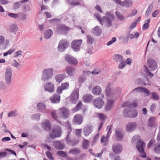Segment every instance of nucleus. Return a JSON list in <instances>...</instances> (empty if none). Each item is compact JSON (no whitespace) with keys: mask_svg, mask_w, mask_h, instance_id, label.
Listing matches in <instances>:
<instances>
[{"mask_svg":"<svg viewBox=\"0 0 160 160\" xmlns=\"http://www.w3.org/2000/svg\"><path fill=\"white\" fill-rule=\"evenodd\" d=\"M105 15L108 17L109 20H110L111 19H114V16L110 12H106Z\"/></svg>","mask_w":160,"mask_h":160,"instance_id":"6e6d98bb","label":"nucleus"},{"mask_svg":"<svg viewBox=\"0 0 160 160\" xmlns=\"http://www.w3.org/2000/svg\"><path fill=\"white\" fill-rule=\"evenodd\" d=\"M82 42L81 39L73 40L72 43V48L73 50L75 52L78 51Z\"/></svg>","mask_w":160,"mask_h":160,"instance_id":"f8f14e48","label":"nucleus"},{"mask_svg":"<svg viewBox=\"0 0 160 160\" xmlns=\"http://www.w3.org/2000/svg\"><path fill=\"white\" fill-rule=\"evenodd\" d=\"M137 105L134 104L132 103L131 102H125L123 103L122 105V107H127L128 108H131L133 107H136Z\"/></svg>","mask_w":160,"mask_h":160,"instance_id":"473e14b6","label":"nucleus"},{"mask_svg":"<svg viewBox=\"0 0 160 160\" xmlns=\"http://www.w3.org/2000/svg\"><path fill=\"white\" fill-rule=\"evenodd\" d=\"M93 127L92 126L88 125L85 127L83 129V133L84 135L87 137L92 131Z\"/></svg>","mask_w":160,"mask_h":160,"instance_id":"aec40b11","label":"nucleus"},{"mask_svg":"<svg viewBox=\"0 0 160 160\" xmlns=\"http://www.w3.org/2000/svg\"><path fill=\"white\" fill-rule=\"evenodd\" d=\"M54 146L55 148L59 150H62L64 147V144L62 143H61L59 141L54 142Z\"/></svg>","mask_w":160,"mask_h":160,"instance_id":"a878e982","label":"nucleus"},{"mask_svg":"<svg viewBox=\"0 0 160 160\" xmlns=\"http://www.w3.org/2000/svg\"><path fill=\"white\" fill-rule=\"evenodd\" d=\"M70 29V28L63 24H58L56 31L60 33H66Z\"/></svg>","mask_w":160,"mask_h":160,"instance_id":"9d476101","label":"nucleus"},{"mask_svg":"<svg viewBox=\"0 0 160 160\" xmlns=\"http://www.w3.org/2000/svg\"><path fill=\"white\" fill-rule=\"evenodd\" d=\"M57 154L63 158H65L67 157V155L66 153L62 151H58L57 152Z\"/></svg>","mask_w":160,"mask_h":160,"instance_id":"3c124183","label":"nucleus"},{"mask_svg":"<svg viewBox=\"0 0 160 160\" xmlns=\"http://www.w3.org/2000/svg\"><path fill=\"white\" fill-rule=\"evenodd\" d=\"M52 34L53 32L51 29H48L44 32V37L46 39H48L51 37Z\"/></svg>","mask_w":160,"mask_h":160,"instance_id":"c756f323","label":"nucleus"},{"mask_svg":"<svg viewBox=\"0 0 160 160\" xmlns=\"http://www.w3.org/2000/svg\"><path fill=\"white\" fill-rule=\"evenodd\" d=\"M54 69L52 68L44 69L42 71L41 80L42 81H45L51 79L53 75Z\"/></svg>","mask_w":160,"mask_h":160,"instance_id":"f03ea898","label":"nucleus"},{"mask_svg":"<svg viewBox=\"0 0 160 160\" xmlns=\"http://www.w3.org/2000/svg\"><path fill=\"white\" fill-rule=\"evenodd\" d=\"M93 103L96 108L98 109H101L103 106L104 102L102 98H98L93 100Z\"/></svg>","mask_w":160,"mask_h":160,"instance_id":"ddd939ff","label":"nucleus"},{"mask_svg":"<svg viewBox=\"0 0 160 160\" xmlns=\"http://www.w3.org/2000/svg\"><path fill=\"white\" fill-rule=\"evenodd\" d=\"M112 149L114 153L117 154H120L122 151L123 148L121 144L116 143L112 145Z\"/></svg>","mask_w":160,"mask_h":160,"instance_id":"2eb2a0df","label":"nucleus"},{"mask_svg":"<svg viewBox=\"0 0 160 160\" xmlns=\"http://www.w3.org/2000/svg\"><path fill=\"white\" fill-rule=\"evenodd\" d=\"M153 150L156 153H160V142H157L154 144Z\"/></svg>","mask_w":160,"mask_h":160,"instance_id":"7c9ffc66","label":"nucleus"},{"mask_svg":"<svg viewBox=\"0 0 160 160\" xmlns=\"http://www.w3.org/2000/svg\"><path fill=\"white\" fill-rule=\"evenodd\" d=\"M15 50L13 49H10L7 52H5L3 54V56L4 57L8 55H10L12 54L14 51Z\"/></svg>","mask_w":160,"mask_h":160,"instance_id":"0e129e2a","label":"nucleus"},{"mask_svg":"<svg viewBox=\"0 0 160 160\" xmlns=\"http://www.w3.org/2000/svg\"><path fill=\"white\" fill-rule=\"evenodd\" d=\"M68 42L66 39L61 40L59 42L58 49L60 52L65 51L68 46Z\"/></svg>","mask_w":160,"mask_h":160,"instance_id":"423d86ee","label":"nucleus"},{"mask_svg":"<svg viewBox=\"0 0 160 160\" xmlns=\"http://www.w3.org/2000/svg\"><path fill=\"white\" fill-rule=\"evenodd\" d=\"M99 22L102 26L108 27L111 25V21H99Z\"/></svg>","mask_w":160,"mask_h":160,"instance_id":"c9c22d12","label":"nucleus"},{"mask_svg":"<svg viewBox=\"0 0 160 160\" xmlns=\"http://www.w3.org/2000/svg\"><path fill=\"white\" fill-rule=\"evenodd\" d=\"M8 15L11 18H13L16 19L18 17V14H15L11 13H9L8 14Z\"/></svg>","mask_w":160,"mask_h":160,"instance_id":"69168bd1","label":"nucleus"},{"mask_svg":"<svg viewBox=\"0 0 160 160\" xmlns=\"http://www.w3.org/2000/svg\"><path fill=\"white\" fill-rule=\"evenodd\" d=\"M65 77V76L63 74H59L55 76V79L57 82L59 83L62 81Z\"/></svg>","mask_w":160,"mask_h":160,"instance_id":"cd10ccee","label":"nucleus"},{"mask_svg":"<svg viewBox=\"0 0 160 160\" xmlns=\"http://www.w3.org/2000/svg\"><path fill=\"white\" fill-rule=\"evenodd\" d=\"M149 82L148 79V78L146 79V81H143L142 79L139 78L137 80L136 83L138 84H143L145 86L146 85H150V84Z\"/></svg>","mask_w":160,"mask_h":160,"instance_id":"f704fd0d","label":"nucleus"},{"mask_svg":"<svg viewBox=\"0 0 160 160\" xmlns=\"http://www.w3.org/2000/svg\"><path fill=\"white\" fill-rule=\"evenodd\" d=\"M122 91L121 88L119 87H114L112 83H108L106 88V95L107 97L111 98L112 99L108 100L105 107L106 111H109L113 108L115 101L114 99L117 95L121 93Z\"/></svg>","mask_w":160,"mask_h":160,"instance_id":"f257e3e1","label":"nucleus"},{"mask_svg":"<svg viewBox=\"0 0 160 160\" xmlns=\"http://www.w3.org/2000/svg\"><path fill=\"white\" fill-rule=\"evenodd\" d=\"M132 2L131 0H125L122 2V4H121V6L129 7L132 6Z\"/></svg>","mask_w":160,"mask_h":160,"instance_id":"72a5a7b5","label":"nucleus"},{"mask_svg":"<svg viewBox=\"0 0 160 160\" xmlns=\"http://www.w3.org/2000/svg\"><path fill=\"white\" fill-rule=\"evenodd\" d=\"M43 88L46 91L52 93L54 91V84L52 82H47L44 84Z\"/></svg>","mask_w":160,"mask_h":160,"instance_id":"1a4fd4ad","label":"nucleus"},{"mask_svg":"<svg viewBox=\"0 0 160 160\" xmlns=\"http://www.w3.org/2000/svg\"><path fill=\"white\" fill-rule=\"evenodd\" d=\"M137 125L136 123L134 122H130L126 126V131L128 132H132L135 129Z\"/></svg>","mask_w":160,"mask_h":160,"instance_id":"f3484780","label":"nucleus"},{"mask_svg":"<svg viewBox=\"0 0 160 160\" xmlns=\"http://www.w3.org/2000/svg\"><path fill=\"white\" fill-rule=\"evenodd\" d=\"M59 117L65 119L67 118L69 116V113L68 110L65 107H63L58 111Z\"/></svg>","mask_w":160,"mask_h":160,"instance_id":"9b49d317","label":"nucleus"},{"mask_svg":"<svg viewBox=\"0 0 160 160\" xmlns=\"http://www.w3.org/2000/svg\"><path fill=\"white\" fill-rule=\"evenodd\" d=\"M115 14L118 18L120 20H123L125 19L123 16L119 12L116 11L115 12Z\"/></svg>","mask_w":160,"mask_h":160,"instance_id":"13d9d810","label":"nucleus"},{"mask_svg":"<svg viewBox=\"0 0 160 160\" xmlns=\"http://www.w3.org/2000/svg\"><path fill=\"white\" fill-rule=\"evenodd\" d=\"M93 34L96 36H98L102 33V30L99 27L96 26L92 29Z\"/></svg>","mask_w":160,"mask_h":160,"instance_id":"bb28decb","label":"nucleus"},{"mask_svg":"<svg viewBox=\"0 0 160 160\" xmlns=\"http://www.w3.org/2000/svg\"><path fill=\"white\" fill-rule=\"evenodd\" d=\"M40 115L41 114L40 113L35 114L32 115V119H35L37 120H39Z\"/></svg>","mask_w":160,"mask_h":160,"instance_id":"680f3d73","label":"nucleus"},{"mask_svg":"<svg viewBox=\"0 0 160 160\" xmlns=\"http://www.w3.org/2000/svg\"><path fill=\"white\" fill-rule=\"evenodd\" d=\"M9 30L10 32L16 34L18 30V28L16 24H13L9 26Z\"/></svg>","mask_w":160,"mask_h":160,"instance_id":"393cba45","label":"nucleus"},{"mask_svg":"<svg viewBox=\"0 0 160 160\" xmlns=\"http://www.w3.org/2000/svg\"><path fill=\"white\" fill-rule=\"evenodd\" d=\"M116 41V38L115 37H113L112 38V40L108 42L107 43V46H109L112 44L113 43L115 42Z\"/></svg>","mask_w":160,"mask_h":160,"instance_id":"e2e57ef3","label":"nucleus"},{"mask_svg":"<svg viewBox=\"0 0 160 160\" xmlns=\"http://www.w3.org/2000/svg\"><path fill=\"white\" fill-rule=\"evenodd\" d=\"M101 71L99 69H94L91 72V73L93 75H97L101 73Z\"/></svg>","mask_w":160,"mask_h":160,"instance_id":"338daca9","label":"nucleus"},{"mask_svg":"<svg viewBox=\"0 0 160 160\" xmlns=\"http://www.w3.org/2000/svg\"><path fill=\"white\" fill-rule=\"evenodd\" d=\"M60 86L62 88L63 90H66L68 88L69 84L68 82L62 83Z\"/></svg>","mask_w":160,"mask_h":160,"instance_id":"8fccbe9b","label":"nucleus"},{"mask_svg":"<svg viewBox=\"0 0 160 160\" xmlns=\"http://www.w3.org/2000/svg\"><path fill=\"white\" fill-rule=\"evenodd\" d=\"M80 150L77 148L71 149L68 152L69 153L73 155H77L80 153Z\"/></svg>","mask_w":160,"mask_h":160,"instance_id":"79ce46f5","label":"nucleus"},{"mask_svg":"<svg viewBox=\"0 0 160 160\" xmlns=\"http://www.w3.org/2000/svg\"><path fill=\"white\" fill-rule=\"evenodd\" d=\"M145 71L146 72V74L149 76L150 77L152 78L153 76V74L151 73L149 70L148 69L146 66H145Z\"/></svg>","mask_w":160,"mask_h":160,"instance_id":"bf43d9fd","label":"nucleus"},{"mask_svg":"<svg viewBox=\"0 0 160 160\" xmlns=\"http://www.w3.org/2000/svg\"><path fill=\"white\" fill-rule=\"evenodd\" d=\"M12 69L11 68H7L5 72V78L6 84L9 85L12 81Z\"/></svg>","mask_w":160,"mask_h":160,"instance_id":"20e7f679","label":"nucleus"},{"mask_svg":"<svg viewBox=\"0 0 160 160\" xmlns=\"http://www.w3.org/2000/svg\"><path fill=\"white\" fill-rule=\"evenodd\" d=\"M119 38L122 41L123 43L124 44L127 43L128 41V38L127 36L126 37L124 36H122L119 37Z\"/></svg>","mask_w":160,"mask_h":160,"instance_id":"603ef678","label":"nucleus"},{"mask_svg":"<svg viewBox=\"0 0 160 160\" xmlns=\"http://www.w3.org/2000/svg\"><path fill=\"white\" fill-rule=\"evenodd\" d=\"M151 98L155 100H157L159 99V97L157 93L155 92H152L151 93Z\"/></svg>","mask_w":160,"mask_h":160,"instance_id":"a18cd8bd","label":"nucleus"},{"mask_svg":"<svg viewBox=\"0 0 160 160\" xmlns=\"http://www.w3.org/2000/svg\"><path fill=\"white\" fill-rule=\"evenodd\" d=\"M61 130L59 126H55L49 134L50 137L52 138L59 137L61 136Z\"/></svg>","mask_w":160,"mask_h":160,"instance_id":"7ed1b4c3","label":"nucleus"},{"mask_svg":"<svg viewBox=\"0 0 160 160\" xmlns=\"http://www.w3.org/2000/svg\"><path fill=\"white\" fill-rule=\"evenodd\" d=\"M79 97V89L75 88L71 95L70 101L72 103H76L77 102Z\"/></svg>","mask_w":160,"mask_h":160,"instance_id":"6e6552de","label":"nucleus"},{"mask_svg":"<svg viewBox=\"0 0 160 160\" xmlns=\"http://www.w3.org/2000/svg\"><path fill=\"white\" fill-rule=\"evenodd\" d=\"M65 71L70 76H73L76 73L75 68L71 66H67L65 69Z\"/></svg>","mask_w":160,"mask_h":160,"instance_id":"6ab92c4d","label":"nucleus"},{"mask_svg":"<svg viewBox=\"0 0 160 160\" xmlns=\"http://www.w3.org/2000/svg\"><path fill=\"white\" fill-rule=\"evenodd\" d=\"M102 92V90L101 88L98 86H95L92 90V93L95 95H100Z\"/></svg>","mask_w":160,"mask_h":160,"instance_id":"b1692460","label":"nucleus"},{"mask_svg":"<svg viewBox=\"0 0 160 160\" xmlns=\"http://www.w3.org/2000/svg\"><path fill=\"white\" fill-rule=\"evenodd\" d=\"M52 117L55 119H57L58 118H60L59 117V113L57 111H54L51 113Z\"/></svg>","mask_w":160,"mask_h":160,"instance_id":"de8ad7c7","label":"nucleus"},{"mask_svg":"<svg viewBox=\"0 0 160 160\" xmlns=\"http://www.w3.org/2000/svg\"><path fill=\"white\" fill-rule=\"evenodd\" d=\"M42 128L46 131H49L51 129V124L48 120H46L42 123Z\"/></svg>","mask_w":160,"mask_h":160,"instance_id":"5701e85b","label":"nucleus"},{"mask_svg":"<svg viewBox=\"0 0 160 160\" xmlns=\"http://www.w3.org/2000/svg\"><path fill=\"white\" fill-rule=\"evenodd\" d=\"M108 136L107 137L103 136L101 139V142L102 143L104 142V145L107 146L108 144V143L107 142L108 141Z\"/></svg>","mask_w":160,"mask_h":160,"instance_id":"49530a36","label":"nucleus"},{"mask_svg":"<svg viewBox=\"0 0 160 160\" xmlns=\"http://www.w3.org/2000/svg\"><path fill=\"white\" fill-rule=\"evenodd\" d=\"M115 135L117 141H120L123 138L124 134L119 129H117L115 130Z\"/></svg>","mask_w":160,"mask_h":160,"instance_id":"4be33fe9","label":"nucleus"},{"mask_svg":"<svg viewBox=\"0 0 160 160\" xmlns=\"http://www.w3.org/2000/svg\"><path fill=\"white\" fill-rule=\"evenodd\" d=\"M18 112L17 110L12 111L10 112L8 114V117H15L18 115Z\"/></svg>","mask_w":160,"mask_h":160,"instance_id":"09e8293b","label":"nucleus"},{"mask_svg":"<svg viewBox=\"0 0 160 160\" xmlns=\"http://www.w3.org/2000/svg\"><path fill=\"white\" fill-rule=\"evenodd\" d=\"M98 116L100 119L103 120L104 122L106 118V116L102 113H99Z\"/></svg>","mask_w":160,"mask_h":160,"instance_id":"774afa93","label":"nucleus"},{"mask_svg":"<svg viewBox=\"0 0 160 160\" xmlns=\"http://www.w3.org/2000/svg\"><path fill=\"white\" fill-rule=\"evenodd\" d=\"M87 43L89 44H92L95 40L93 38L89 35H88L87 36Z\"/></svg>","mask_w":160,"mask_h":160,"instance_id":"a19ab883","label":"nucleus"},{"mask_svg":"<svg viewBox=\"0 0 160 160\" xmlns=\"http://www.w3.org/2000/svg\"><path fill=\"white\" fill-rule=\"evenodd\" d=\"M153 8V5L152 4H151L148 5L147 10L145 12L146 15L148 16L151 13Z\"/></svg>","mask_w":160,"mask_h":160,"instance_id":"37998d69","label":"nucleus"},{"mask_svg":"<svg viewBox=\"0 0 160 160\" xmlns=\"http://www.w3.org/2000/svg\"><path fill=\"white\" fill-rule=\"evenodd\" d=\"M82 103L81 102H79L77 105L76 107L73 109V111L74 112L77 111L81 108L82 107Z\"/></svg>","mask_w":160,"mask_h":160,"instance_id":"864d4df0","label":"nucleus"},{"mask_svg":"<svg viewBox=\"0 0 160 160\" xmlns=\"http://www.w3.org/2000/svg\"><path fill=\"white\" fill-rule=\"evenodd\" d=\"M89 145V141L88 140H85L82 143V147L83 148L86 149L88 148Z\"/></svg>","mask_w":160,"mask_h":160,"instance_id":"052dcab7","label":"nucleus"},{"mask_svg":"<svg viewBox=\"0 0 160 160\" xmlns=\"http://www.w3.org/2000/svg\"><path fill=\"white\" fill-rule=\"evenodd\" d=\"M145 146V143L142 141L138 142L136 146L137 149L141 154V156L143 158H145L146 157V154L144 152V149Z\"/></svg>","mask_w":160,"mask_h":160,"instance_id":"39448f33","label":"nucleus"},{"mask_svg":"<svg viewBox=\"0 0 160 160\" xmlns=\"http://www.w3.org/2000/svg\"><path fill=\"white\" fill-rule=\"evenodd\" d=\"M123 58L121 55L116 54L113 57L114 60L117 62H119L122 61Z\"/></svg>","mask_w":160,"mask_h":160,"instance_id":"58836bf2","label":"nucleus"},{"mask_svg":"<svg viewBox=\"0 0 160 160\" xmlns=\"http://www.w3.org/2000/svg\"><path fill=\"white\" fill-rule=\"evenodd\" d=\"M65 60L68 63L76 65L78 63L77 59L71 55L66 54L65 56Z\"/></svg>","mask_w":160,"mask_h":160,"instance_id":"4468645a","label":"nucleus"},{"mask_svg":"<svg viewBox=\"0 0 160 160\" xmlns=\"http://www.w3.org/2000/svg\"><path fill=\"white\" fill-rule=\"evenodd\" d=\"M60 95L56 93L50 98L51 102L52 104L58 103L60 102Z\"/></svg>","mask_w":160,"mask_h":160,"instance_id":"a211bd4d","label":"nucleus"},{"mask_svg":"<svg viewBox=\"0 0 160 160\" xmlns=\"http://www.w3.org/2000/svg\"><path fill=\"white\" fill-rule=\"evenodd\" d=\"M46 24L47 22H44L42 23L38 22V28L40 31H42L45 28L48 27Z\"/></svg>","mask_w":160,"mask_h":160,"instance_id":"ea45409f","label":"nucleus"},{"mask_svg":"<svg viewBox=\"0 0 160 160\" xmlns=\"http://www.w3.org/2000/svg\"><path fill=\"white\" fill-rule=\"evenodd\" d=\"M156 119L155 117H153L148 119V125L151 127H154L156 125L155 121Z\"/></svg>","mask_w":160,"mask_h":160,"instance_id":"e433bc0d","label":"nucleus"},{"mask_svg":"<svg viewBox=\"0 0 160 160\" xmlns=\"http://www.w3.org/2000/svg\"><path fill=\"white\" fill-rule=\"evenodd\" d=\"M82 116L80 114H77L74 117L73 122L76 124L80 125L82 123Z\"/></svg>","mask_w":160,"mask_h":160,"instance_id":"412c9836","label":"nucleus"},{"mask_svg":"<svg viewBox=\"0 0 160 160\" xmlns=\"http://www.w3.org/2000/svg\"><path fill=\"white\" fill-rule=\"evenodd\" d=\"M93 98V97L91 95L86 94L82 98L83 101L85 102H90Z\"/></svg>","mask_w":160,"mask_h":160,"instance_id":"c85d7f7f","label":"nucleus"},{"mask_svg":"<svg viewBox=\"0 0 160 160\" xmlns=\"http://www.w3.org/2000/svg\"><path fill=\"white\" fill-rule=\"evenodd\" d=\"M142 141L140 136L138 135H135L132 138V143L135 144Z\"/></svg>","mask_w":160,"mask_h":160,"instance_id":"4c0bfd02","label":"nucleus"},{"mask_svg":"<svg viewBox=\"0 0 160 160\" xmlns=\"http://www.w3.org/2000/svg\"><path fill=\"white\" fill-rule=\"evenodd\" d=\"M147 65L152 71H154L157 68L156 62L151 58H149L148 59Z\"/></svg>","mask_w":160,"mask_h":160,"instance_id":"dca6fc26","label":"nucleus"},{"mask_svg":"<svg viewBox=\"0 0 160 160\" xmlns=\"http://www.w3.org/2000/svg\"><path fill=\"white\" fill-rule=\"evenodd\" d=\"M137 24V21H136L135 22H132L129 27V30L130 31L132 30L136 27Z\"/></svg>","mask_w":160,"mask_h":160,"instance_id":"4d7b16f0","label":"nucleus"},{"mask_svg":"<svg viewBox=\"0 0 160 160\" xmlns=\"http://www.w3.org/2000/svg\"><path fill=\"white\" fill-rule=\"evenodd\" d=\"M37 108L38 110L43 111L45 110L46 108V106L44 103L40 102L37 103Z\"/></svg>","mask_w":160,"mask_h":160,"instance_id":"2f4dec72","label":"nucleus"},{"mask_svg":"<svg viewBox=\"0 0 160 160\" xmlns=\"http://www.w3.org/2000/svg\"><path fill=\"white\" fill-rule=\"evenodd\" d=\"M66 1L68 4H70L73 6L78 5L80 4V3L78 1L73 0H66Z\"/></svg>","mask_w":160,"mask_h":160,"instance_id":"c03bdc74","label":"nucleus"},{"mask_svg":"<svg viewBox=\"0 0 160 160\" xmlns=\"http://www.w3.org/2000/svg\"><path fill=\"white\" fill-rule=\"evenodd\" d=\"M138 112L136 110L125 109L123 111V115L126 117L135 118L137 117Z\"/></svg>","mask_w":160,"mask_h":160,"instance_id":"0eeeda50","label":"nucleus"},{"mask_svg":"<svg viewBox=\"0 0 160 160\" xmlns=\"http://www.w3.org/2000/svg\"><path fill=\"white\" fill-rule=\"evenodd\" d=\"M143 88L142 87H139L137 88L133 89L131 92V93H134L135 92H142Z\"/></svg>","mask_w":160,"mask_h":160,"instance_id":"5fc2aeb1","label":"nucleus"}]
</instances>
